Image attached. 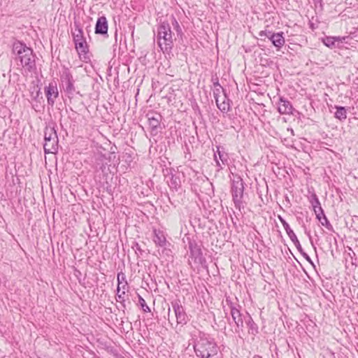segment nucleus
Masks as SVG:
<instances>
[{"label":"nucleus","mask_w":358,"mask_h":358,"mask_svg":"<svg viewBox=\"0 0 358 358\" xmlns=\"http://www.w3.org/2000/svg\"><path fill=\"white\" fill-rule=\"evenodd\" d=\"M157 43L161 50L170 52L173 46V34L171 27L167 22H163L158 28Z\"/></svg>","instance_id":"1"},{"label":"nucleus","mask_w":358,"mask_h":358,"mask_svg":"<svg viewBox=\"0 0 358 358\" xmlns=\"http://www.w3.org/2000/svg\"><path fill=\"white\" fill-rule=\"evenodd\" d=\"M13 51L17 55L18 59L23 66L31 69L34 65L33 51L31 48L20 42H17L13 45Z\"/></svg>","instance_id":"2"},{"label":"nucleus","mask_w":358,"mask_h":358,"mask_svg":"<svg viewBox=\"0 0 358 358\" xmlns=\"http://www.w3.org/2000/svg\"><path fill=\"white\" fill-rule=\"evenodd\" d=\"M194 350L200 358H210L216 355L218 351L217 345L208 340H201L194 346Z\"/></svg>","instance_id":"3"},{"label":"nucleus","mask_w":358,"mask_h":358,"mask_svg":"<svg viewBox=\"0 0 358 358\" xmlns=\"http://www.w3.org/2000/svg\"><path fill=\"white\" fill-rule=\"evenodd\" d=\"M73 41L78 54H85L87 52V43L82 30L78 29L77 33L73 34Z\"/></svg>","instance_id":"4"},{"label":"nucleus","mask_w":358,"mask_h":358,"mask_svg":"<svg viewBox=\"0 0 358 358\" xmlns=\"http://www.w3.org/2000/svg\"><path fill=\"white\" fill-rule=\"evenodd\" d=\"M45 93L48 103L52 106L59 95L57 83L55 82L49 83L48 86L45 88Z\"/></svg>","instance_id":"5"},{"label":"nucleus","mask_w":358,"mask_h":358,"mask_svg":"<svg viewBox=\"0 0 358 358\" xmlns=\"http://www.w3.org/2000/svg\"><path fill=\"white\" fill-rule=\"evenodd\" d=\"M293 107L291 103L282 98H280L278 104V110L280 114L289 115L292 114Z\"/></svg>","instance_id":"6"},{"label":"nucleus","mask_w":358,"mask_h":358,"mask_svg":"<svg viewBox=\"0 0 358 358\" xmlns=\"http://www.w3.org/2000/svg\"><path fill=\"white\" fill-rule=\"evenodd\" d=\"M108 31V21L106 17L102 16L98 18L95 27V33L105 34Z\"/></svg>","instance_id":"7"},{"label":"nucleus","mask_w":358,"mask_h":358,"mask_svg":"<svg viewBox=\"0 0 358 358\" xmlns=\"http://www.w3.org/2000/svg\"><path fill=\"white\" fill-rule=\"evenodd\" d=\"M283 33L273 34L269 37V39L272 41V43L276 48H281L285 44V38L282 36Z\"/></svg>","instance_id":"8"},{"label":"nucleus","mask_w":358,"mask_h":358,"mask_svg":"<svg viewBox=\"0 0 358 358\" xmlns=\"http://www.w3.org/2000/svg\"><path fill=\"white\" fill-rule=\"evenodd\" d=\"M57 142L54 138L52 141H45L44 150L46 153H55L57 150Z\"/></svg>","instance_id":"9"},{"label":"nucleus","mask_w":358,"mask_h":358,"mask_svg":"<svg viewBox=\"0 0 358 358\" xmlns=\"http://www.w3.org/2000/svg\"><path fill=\"white\" fill-rule=\"evenodd\" d=\"M215 101L217 108L222 112H227L229 110V104L224 96H215Z\"/></svg>","instance_id":"10"},{"label":"nucleus","mask_w":358,"mask_h":358,"mask_svg":"<svg viewBox=\"0 0 358 358\" xmlns=\"http://www.w3.org/2000/svg\"><path fill=\"white\" fill-rule=\"evenodd\" d=\"M345 38H346V37H345V36H343V37H327L324 40V43L326 46H327L329 48H334L336 46V42L343 43V41H345Z\"/></svg>","instance_id":"11"},{"label":"nucleus","mask_w":358,"mask_h":358,"mask_svg":"<svg viewBox=\"0 0 358 358\" xmlns=\"http://www.w3.org/2000/svg\"><path fill=\"white\" fill-rule=\"evenodd\" d=\"M52 138L55 139V141H58L57 135L56 131L53 128L49 127L46 128L45 130L44 138L45 141H52Z\"/></svg>","instance_id":"12"},{"label":"nucleus","mask_w":358,"mask_h":358,"mask_svg":"<svg viewBox=\"0 0 358 358\" xmlns=\"http://www.w3.org/2000/svg\"><path fill=\"white\" fill-rule=\"evenodd\" d=\"M336 111L335 113V117L339 120H344L347 118V112L343 106H336Z\"/></svg>","instance_id":"13"},{"label":"nucleus","mask_w":358,"mask_h":358,"mask_svg":"<svg viewBox=\"0 0 358 358\" xmlns=\"http://www.w3.org/2000/svg\"><path fill=\"white\" fill-rule=\"evenodd\" d=\"M315 213L316 214V217L318 219V220L321 222L322 225H324V224L327 222V220L323 213V211L321 208V207H319L318 209H316V208H314Z\"/></svg>","instance_id":"14"},{"label":"nucleus","mask_w":358,"mask_h":358,"mask_svg":"<svg viewBox=\"0 0 358 358\" xmlns=\"http://www.w3.org/2000/svg\"><path fill=\"white\" fill-rule=\"evenodd\" d=\"M139 303H140L141 306L142 307L143 310L144 312L148 313V312L150 311V309L147 306L145 301L140 296H139Z\"/></svg>","instance_id":"15"},{"label":"nucleus","mask_w":358,"mask_h":358,"mask_svg":"<svg viewBox=\"0 0 358 358\" xmlns=\"http://www.w3.org/2000/svg\"><path fill=\"white\" fill-rule=\"evenodd\" d=\"M117 280H118V285H117V294H119V296L120 297L121 296V294H120L121 290L122 291V294H124L125 292H124V289H125V285H124L122 286V287H120V274L117 275Z\"/></svg>","instance_id":"16"},{"label":"nucleus","mask_w":358,"mask_h":358,"mask_svg":"<svg viewBox=\"0 0 358 358\" xmlns=\"http://www.w3.org/2000/svg\"><path fill=\"white\" fill-rule=\"evenodd\" d=\"M271 35L270 34H268L266 32V31H261L259 33V36L260 37H263V36H265V37H268L269 38V37H271Z\"/></svg>","instance_id":"17"},{"label":"nucleus","mask_w":358,"mask_h":358,"mask_svg":"<svg viewBox=\"0 0 358 358\" xmlns=\"http://www.w3.org/2000/svg\"><path fill=\"white\" fill-rule=\"evenodd\" d=\"M172 24L173 25V27L176 29H179L180 28L179 24H178V22H177V20L176 19H173Z\"/></svg>","instance_id":"18"},{"label":"nucleus","mask_w":358,"mask_h":358,"mask_svg":"<svg viewBox=\"0 0 358 358\" xmlns=\"http://www.w3.org/2000/svg\"><path fill=\"white\" fill-rule=\"evenodd\" d=\"M259 358H262V357H259Z\"/></svg>","instance_id":"19"}]
</instances>
